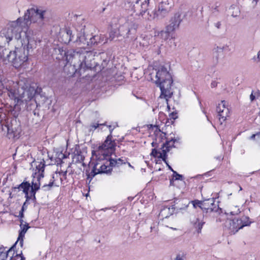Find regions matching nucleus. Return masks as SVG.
Listing matches in <instances>:
<instances>
[{
    "label": "nucleus",
    "instance_id": "23",
    "mask_svg": "<svg viewBox=\"0 0 260 260\" xmlns=\"http://www.w3.org/2000/svg\"><path fill=\"white\" fill-rule=\"evenodd\" d=\"M174 210L175 208L173 206L165 207L161 210L159 215L163 218H167L173 214Z\"/></svg>",
    "mask_w": 260,
    "mask_h": 260
},
{
    "label": "nucleus",
    "instance_id": "40",
    "mask_svg": "<svg viewBox=\"0 0 260 260\" xmlns=\"http://www.w3.org/2000/svg\"><path fill=\"white\" fill-rule=\"evenodd\" d=\"M217 83L216 81H213L211 84V86L212 88L215 87L217 86Z\"/></svg>",
    "mask_w": 260,
    "mask_h": 260
},
{
    "label": "nucleus",
    "instance_id": "26",
    "mask_svg": "<svg viewBox=\"0 0 260 260\" xmlns=\"http://www.w3.org/2000/svg\"><path fill=\"white\" fill-rule=\"evenodd\" d=\"M172 32L171 31H169L168 30L166 29V30H161L158 32L157 36L160 38L164 40H167L169 36L170 33Z\"/></svg>",
    "mask_w": 260,
    "mask_h": 260
},
{
    "label": "nucleus",
    "instance_id": "25",
    "mask_svg": "<svg viewBox=\"0 0 260 260\" xmlns=\"http://www.w3.org/2000/svg\"><path fill=\"white\" fill-rule=\"evenodd\" d=\"M223 57V53L218 51L217 48H214L213 52V59L216 63L218 62L219 59Z\"/></svg>",
    "mask_w": 260,
    "mask_h": 260
},
{
    "label": "nucleus",
    "instance_id": "45",
    "mask_svg": "<svg viewBox=\"0 0 260 260\" xmlns=\"http://www.w3.org/2000/svg\"><path fill=\"white\" fill-rule=\"evenodd\" d=\"M251 139L252 140V139ZM253 139H255L256 141L260 142V136H258V137L256 136L254 138H253Z\"/></svg>",
    "mask_w": 260,
    "mask_h": 260
},
{
    "label": "nucleus",
    "instance_id": "14",
    "mask_svg": "<svg viewBox=\"0 0 260 260\" xmlns=\"http://www.w3.org/2000/svg\"><path fill=\"white\" fill-rule=\"evenodd\" d=\"M92 39L93 37L91 35L83 34L78 36L76 42L78 45L81 46V48L85 49L86 46H91L95 44V40Z\"/></svg>",
    "mask_w": 260,
    "mask_h": 260
},
{
    "label": "nucleus",
    "instance_id": "1",
    "mask_svg": "<svg viewBox=\"0 0 260 260\" xmlns=\"http://www.w3.org/2000/svg\"><path fill=\"white\" fill-rule=\"evenodd\" d=\"M48 12L44 8L33 7L28 9L23 17H19L17 20L10 21L0 32L1 36L5 37L8 43L13 39H19L23 33L28 30H31L37 36V32H34L32 28L40 29L44 24Z\"/></svg>",
    "mask_w": 260,
    "mask_h": 260
},
{
    "label": "nucleus",
    "instance_id": "41",
    "mask_svg": "<svg viewBox=\"0 0 260 260\" xmlns=\"http://www.w3.org/2000/svg\"><path fill=\"white\" fill-rule=\"evenodd\" d=\"M256 137L260 136V132H259V133H258L256 134H253V135H252L250 137V139H253V138H254V137H256Z\"/></svg>",
    "mask_w": 260,
    "mask_h": 260
},
{
    "label": "nucleus",
    "instance_id": "17",
    "mask_svg": "<svg viewBox=\"0 0 260 260\" xmlns=\"http://www.w3.org/2000/svg\"><path fill=\"white\" fill-rule=\"evenodd\" d=\"M181 21V16L179 14H175L170 21V23L166 26V29L169 31L173 32L179 28Z\"/></svg>",
    "mask_w": 260,
    "mask_h": 260
},
{
    "label": "nucleus",
    "instance_id": "27",
    "mask_svg": "<svg viewBox=\"0 0 260 260\" xmlns=\"http://www.w3.org/2000/svg\"><path fill=\"white\" fill-rule=\"evenodd\" d=\"M230 10L231 11L232 16L233 17H237L240 14V10L238 6H231L230 8Z\"/></svg>",
    "mask_w": 260,
    "mask_h": 260
},
{
    "label": "nucleus",
    "instance_id": "49",
    "mask_svg": "<svg viewBox=\"0 0 260 260\" xmlns=\"http://www.w3.org/2000/svg\"><path fill=\"white\" fill-rule=\"evenodd\" d=\"M143 5H146V6L147 5L146 1H145V4L143 3Z\"/></svg>",
    "mask_w": 260,
    "mask_h": 260
},
{
    "label": "nucleus",
    "instance_id": "53",
    "mask_svg": "<svg viewBox=\"0 0 260 260\" xmlns=\"http://www.w3.org/2000/svg\"><path fill=\"white\" fill-rule=\"evenodd\" d=\"M54 177H55V176H54V175H53V176H52V178L54 179Z\"/></svg>",
    "mask_w": 260,
    "mask_h": 260
},
{
    "label": "nucleus",
    "instance_id": "54",
    "mask_svg": "<svg viewBox=\"0 0 260 260\" xmlns=\"http://www.w3.org/2000/svg\"><path fill=\"white\" fill-rule=\"evenodd\" d=\"M138 3V0H137L136 3Z\"/></svg>",
    "mask_w": 260,
    "mask_h": 260
},
{
    "label": "nucleus",
    "instance_id": "11",
    "mask_svg": "<svg viewBox=\"0 0 260 260\" xmlns=\"http://www.w3.org/2000/svg\"><path fill=\"white\" fill-rule=\"evenodd\" d=\"M16 245H14L7 252H3L0 254V260H25L21 251L20 253L15 252V248Z\"/></svg>",
    "mask_w": 260,
    "mask_h": 260
},
{
    "label": "nucleus",
    "instance_id": "13",
    "mask_svg": "<svg viewBox=\"0 0 260 260\" xmlns=\"http://www.w3.org/2000/svg\"><path fill=\"white\" fill-rule=\"evenodd\" d=\"M169 12V5L166 2H161L159 4L157 10L152 12V18L161 19L167 16Z\"/></svg>",
    "mask_w": 260,
    "mask_h": 260
},
{
    "label": "nucleus",
    "instance_id": "7",
    "mask_svg": "<svg viewBox=\"0 0 260 260\" xmlns=\"http://www.w3.org/2000/svg\"><path fill=\"white\" fill-rule=\"evenodd\" d=\"M80 50H73L72 55L68 58L66 63H70L79 69L84 68L86 64L87 57L92 56V53L87 51H80Z\"/></svg>",
    "mask_w": 260,
    "mask_h": 260
},
{
    "label": "nucleus",
    "instance_id": "2",
    "mask_svg": "<svg viewBox=\"0 0 260 260\" xmlns=\"http://www.w3.org/2000/svg\"><path fill=\"white\" fill-rule=\"evenodd\" d=\"M21 44L15 47L14 51H10L7 56L9 62L16 69L21 67L28 60V52L37 47L38 38L31 30H28L21 35L20 39H16Z\"/></svg>",
    "mask_w": 260,
    "mask_h": 260
},
{
    "label": "nucleus",
    "instance_id": "32",
    "mask_svg": "<svg viewBox=\"0 0 260 260\" xmlns=\"http://www.w3.org/2000/svg\"><path fill=\"white\" fill-rule=\"evenodd\" d=\"M92 36L93 37L92 39L95 40V44L103 43V42H104V40H101V37H102L104 38V35H100V36L94 35V36Z\"/></svg>",
    "mask_w": 260,
    "mask_h": 260
},
{
    "label": "nucleus",
    "instance_id": "6",
    "mask_svg": "<svg viewBox=\"0 0 260 260\" xmlns=\"http://www.w3.org/2000/svg\"><path fill=\"white\" fill-rule=\"evenodd\" d=\"M125 159L122 158L103 159L97 162L94 166L89 176L94 177L95 175L101 173H110L114 167H118L125 164Z\"/></svg>",
    "mask_w": 260,
    "mask_h": 260
},
{
    "label": "nucleus",
    "instance_id": "46",
    "mask_svg": "<svg viewBox=\"0 0 260 260\" xmlns=\"http://www.w3.org/2000/svg\"><path fill=\"white\" fill-rule=\"evenodd\" d=\"M257 58H258V59L260 60V51L258 52V54H257Z\"/></svg>",
    "mask_w": 260,
    "mask_h": 260
},
{
    "label": "nucleus",
    "instance_id": "38",
    "mask_svg": "<svg viewBox=\"0 0 260 260\" xmlns=\"http://www.w3.org/2000/svg\"><path fill=\"white\" fill-rule=\"evenodd\" d=\"M4 89V85L1 80H0V94H1L3 92V89Z\"/></svg>",
    "mask_w": 260,
    "mask_h": 260
},
{
    "label": "nucleus",
    "instance_id": "30",
    "mask_svg": "<svg viewBox=\"0 0 260 260\" xmlns=\"http://www.w3.org/2000/svg\"><path fill=\"white\" fill-rule=\"evenodd\" d=\"M54 184V180H51L50 182L48 184H45L42 186V188L44 189V190H49L50 189V188L53 186V184Z\"/></svg>",
    "mask_w": 260,
    "mask_h": 260
},
{
    "label": "nucleus",
    "instance_id": "42",
    "mask_svg": "<svg viewBox=\"0 0 260 260\" xmlns=\"http://www.w3.org/2000/svg\"><path fill=\"white\" fill-rule=\"evenodd\" d=\"M250 99L251 101H253L255 100V96L253 95L252 92L251 93V94L250 95Z\"/></svg>",
    "mask_w": 260,
    "mask_h": 260
},
{
    "label": "nucleus",
    "instance_id": "21",
    "mask_svg": "<svg viewBox=\"0 0 260 260\" xmlns=\"http://www.w3.org/2000/svg\"><path fill=\"white\" fill-rule=\"evenodd\" d=\"M60 41L64 44H68L72 40V31L69 29H65L60 32Z\"/></svg>",
    "mask_w": 260,
    "mask_h": 260
},
{
    "label": "nucleus",
    "instance_id": "50",
    "mask_svg": "<svg viewBox=\"0 0 260 260\" xmlns=\"http://www.w3.org/2000/svg\"><path fill=\"white\" fill-rule=\"evenodd\" d=\"M128 165L129 167L133 168V167L131 166L130 163L128 162Z\"/></svg>",
    "mask_w": 260,
    "mask_h": 260
},
{
    "label": "nucleus",
    "instance_id": "16",
    "mask_svg": "<svg viewBox=\"0 0 260 260\" xmlns=\"http://www.w3.org/2000/svg\"><path fill=\"white\" fill-rule=\"evenodd\" d=\"M153 129H155V137L153 142L151 143V145L153 147H157L160 143L162 142L167 138L166 134L162 132L160 129H157V126H154Z\"/></svg>",
    "mask_w": 260,
    "mask_h": 260
},
{
    "label": "nucleus",
    "instance_id": "9",
    "mask_svg": "<svg viewBox=\"0 0 260 260\" xmlns=\"http://www.w3.org/2000/svg\"><path fill=\"white\" fill-rule=\"evenodd\" d=\"M110 134H111L113 128H112L111 125L109 126ZM116 146V143L115 141L112 139L111 134H110L107 137L104 143L100 146H99L98 149L96 151V153L99 155L105 156H108L113 153Z\"/></svg>",
    "mask_w": 260,
    "mask_h": 260
},
{
    "label": "nucleus",
    "instance_id": "43",
    "mask_svg": "<svg viewBox=\"0 0 260 260\" xmlns=\"http://www.w3.org/2000/svg\"><path fill=\"white\" fill-rule=\"evenodd\" d=\"M188 206V204H184V206L183 207H180L179 209L180 210L185 209H186L187 208Z\"/></svg>",
    "mask_w": 260,
    "mask_h": 260
},
{
    "label": "nucleus",
    "instance_id": "12",
    "mask_svg": "<svg viewBox=\"0 0 260 260\" xmlns=\"http://www.w3.org/2000/svg\"><path fill=\"white\" fill-rule=\"evenodd\" d=\"M217 112L218 114L219 120L221 124L224 122L229 116L230 110L228 104L225 101H222L218 104L217 107Z\"/></svg>",
    "mask_w": 260,
    "mask_h": 260
},
{
    "label": "nucleus",
    "instance_id": "10",
    "mask_svg": "<svg viewBox=\"0 0 260 260\" xmlns=\"http://www.w3.org/2000/svg\"><path fill=\"white\" fill-rule=\"evenodd\" d=\"M165 143H164L160 148V150H157L156 148H154L152 150L151 155L154 157L158 158H161L167 164V153L170 151V149L174 146L175 140L172 138L169 140L168 139H166Z\"/></svg>",
    "mask_w": 260,
    "mask_h": 260
},
{
    "label": "nucleus",
    "instance_id": "39",
    "mask_svg": "<svg viewBox=\"0 0 260 260\" xmlns=\"http://www.w3.org/2000/svg\"><path fill=\"white\" fill-rule=\"evenodd\" d=\"M67 174V172H62L61 173H59V174H58L57 173H56V177L58 176V175L60 176V177L62 175L63 176H65Z\"/></svg>",
    "mask_w": 260,
    "mask_h": 260
},
{
    "label": "nucleus",
    "instance_id": "18",
    "mask_svg": "<svg viewBox=\"0 0 260 260\" xmlns=\"http://www.w3.org/2000/svg\"><path fill=\"white\" fill-rule=\"evenodd\" d=\"M20 230L19 231V236L17 241L16 242L15 244H18L20 247H22L23 243V238L24 237L25 234L26 233L28 229L30 228V226L28 225V223H23V222H21L20 225Z\"/></svg>",
    "mask_w": 260,
    "mask_h": 260
},
{
    "label": "nucleus",
    "instance_id": "36",
    "mask_svg": "<svg viewBox=\"0 0 260 260\" xmlns=\"http://www.w3.org/2000/svg\"><path fill=\"white\" fill-rule=\"evenodd\" d=\"M99 124L93 123L90 125V131H93L98 126Z\"/></svg>",
    "mask_w": 260,
    "mask_h": 260
},
{
    "label": "nucleus",
    "instance_id": "15",
    "mask_svg": "<svg viewBox=\"0 0 260 260\" xmlns=\"http://www.w3.org/2000/svg\"><path fill=\"white\" fill-rule=\"evenodd\" d=\"M153 37L150 35H142L139 38H137L134 41V44L137 48L140 49L148 46L153 42Z\"/></svg>",
    "mask_w": 260,
    "mask_h": 260
},
{
    "label": "nucleus",
    "instance_id": "44",
    "mask_svg": "<svg viewBox=\"0 0 260 260\" xmlns=\"http://www.w3.org/2000/svg\"><path fill=\"white\" fill-rule=\"evenodd\" d=\"M104 40V42H103L104 43H107L108 42V39H105V37L104 36V38L103 37H101V40Z\"/></svg>",
    "mask_w": 260,
    "mask_h": 260
},
{
    "label": "nucleus",
    "instance_id": "22",
    "mask_svg": "<svg viewBox=\"0 0 260 260\" xmlns=\"http://www.w3.org/2000/svg\"><path fill=\"white\" fill-rule=\"evenodd\" d=\"M191 223L198 233H201L203 226L205 222L203 220L199 218H193L191 220Z\"/></svg>",
    "mask_w": 260,
    "mask_h": 260
},
{
    "label": "nucleus",
    "instance_id": "24",
    "mask_svg": "<svg viewBox=\"0 0 260 260\" xmlns=\"http://www.w3.org/2000/svg\"><path fill=\"white\" fill-rule=\"evenodd\" d=\"M127 27V32L126 34H128L131 30L134 29L136 30L137 28V24L134 22L132 19H128L124 25L120 27V28L122 29L123 27Z\"/></svg>",
    "mask_w": 260,
    "mask_h": 260
},
{
    "label": "nucleus",
    "instance_id": "31",
    "mask_svg": "<svg viewBox=\"0 0 260 260\" xmlns=\"http://www.w3.org/2000/svg\"><path fill=\"white\" fill-rule=\"evenodd\" d=\"M5 126L7 129L8 135L11 137L15 138V135L14 133V131L13 130V129L11 127H10V126H9L8 125H5Z\"/></svg>",
    "mask_w": 260,
    "mask_h": 260
},
{
    "label": "nucleus",
    "instance_id": "52",
    "mask_svg": "<svg viewBox=\"0 0 260 260\" xmlns=\"http://www.w3.org/2000/svg\"><path fill=\"white\" fill-rule=\"evenodd\" d=\"M219 24H217V25H216V26H217V27H219Z\"/></svg>",
    "mask_w": 260,
    "mask_h": 260
},
{
    "label": "nucleus",
    "instance_id": "35",
    "mask_svg": "<svg viewBox=\"0 0 260 260\" xmlns=\"http://www.w3.org/2000/svg\"><path fill=\"white\" fill-rule=\"evenodd\" d=\"M115 37V32L114 31H111L109 33V37L108 39V40H109L110 41H112Z\"/></svg>",
    "mask_w": 260,
    "mask_h": 260
},
{
    "label": "nucleus",
    "instance_id": "8",
    "mask_svg": "<svg viewBox=\"0 0 260 260\" xmlns=\"http://www.w3.org/2000/svg\"><path fill=\"white\" fill-rule=\"evenodd\" d=\"M250 223L249 218L243 216L240 218L228 219L225 223V226L230 230L231 233L235 234L244 226L249 225Z\"/></svg>",
    "mask_w": 260,
    "mask_h": 260
},
{
    "label": "nucleus",
    "instance_id": "47",
    "mask_svg": "<svg viewBox=\"0 0 260 260\" xmlns=\"http://www.w3.org/2000/svg\"><path fill=\"white\" fill-rule=\"evenodd\" d=\"M145 13V11H142V12H141L140 13V14H141L142 16H143Z\"/></svg>",
    "mask_w": 260,
    "mask_h": 260
},
{
    "label": "nucleus",
    "instance_id": "3",
    "mask_svg": "<svg viewBox=\"0 0 260 260\" xmlns=\"http://www.w3.org/2000/svg\"><path fill=\"white\" fill-rule=\"evenodd\" d=\"M8 95L13 100L15 105L22 102L27 103L32 99L36 93L34 87L29 85L26 78H21L18 82L8 81L6 84Z\"/></svg>",
    "mask_w": 260,
    "mask_h": 260
},
{
    "label": "nucleus",
    "instance_id": "19",
    "mask_svg": "<svg viewBox=\"0 0 260 260\" xmlns=\"http://www.w3.org/2000/svg\"><path fill=\"white\" fill-rule=\"evenodd\" d=\"M207 201H210L209 200H208ZM194 208H197V207H200L202 210H206V212H211L212 211V209L210 208L209 206L207 205V204L213 205V203L212 200L210 201V203H206L205 201H200L199 200H194L191 202Z\"/></svg>",
    "mask_w": 260,
    "mask_h": 260
},
{
    "label": "nucleus",
    "instance_id": "33",
    "mask_svg": "<svg viewBox=\"0 0 260 260\" xmlns=\"http://www.w3.org/2000/svg\"><path fill=\"white\" fill-rule=\"evenodd\" d=\"M217 49H218V51H221L223 53V51H229L230 50L229 48V46L227 45L220 46H217L216 47Z\"/></svg>",
    "mask_w": 260,
    "mask_h": 260
},
{
    "label": "nucleus",
    "instance_id": "37",
    "mask_svg": "<svg viewBox=\"0 0 260 260\" xmlns=\"http://www.w3.org/2000/svg\"><path fill=\"white\" fill-rule=\"evenodd\" d=\"M169 117L171 119H175L177 118V113L172 112L170 114Z\"/></svg>",
    "mask_w": 260,
    "mask_h": 260
},
{
    "label": "nucleus",
    "instance_id": "5",
    "mask_svg": "<svg viewBox=\"0 0 260 260\" xmlns=\"http://www.w3.org/2000/svg\"><path fill=\"white\" fill-rule=\"evenodd\" d=\"M155 78L154 82L159 87L161 91L159 98L165 99V102L167 104V108L168 110H170V108L168 104V99L173 94L171 89L173 83L172 75L167 68L161 67L156 71Z\"/></svg>",
    "mask_w": 260,
    "mask_h": 260
},
{
    "label": "nucleus",
    "instance_id": "48",
    "mask_svg": "<svg viewBox=\"0 0 260 260\" xmlns=\"http://www.w3.org/2000/svg\"><path fill=\"white\" fill-rule=\"evenodd\" d=\"M168 166H169V168L170 169V170H171L173 172V171H174L172 169V168L170 166L168 165Z\"/></svg>",
    "mask_w": 260,
    "mask_h": 260
},
{
    "label": "nucleus",
    "instance_id": "34",
    "mask_svg": "<svg viewBox=\"0 0 260 260\" xmlns=\"http://www.w3.org/2000/svg\"><path fill=\"white\" fill-rule=\"evenodd\" d=\"M173 177L175 180H182V176L178 174L176 171H173Z\"/></svg>",
    "mask_w": 260,
    "mask_h": 260
},
{
    "label": "nucleus",
    "instance_id": "29",
    "mask_svg": "<svg viewBox=\"0 0 260 260\" xmlns=\"http://www.w3.org/2000/svg\"><path fill=\"white\" fill-rule=\"evenodd\" d=\"M240 210L238 206H233L231 208L230 215H237L240 213Z\"/></svg>",
    "mask_w": 260,
    "mask_h": 260
},
{
    "label": "nucleus",
    "instance_id": "51",
    "mask_svg": "<svg viewBox=\"0 0 260 260\" xmlns=\"http://www.w3.org/2000/svg\"><path fill=\"white\" fill-rule=\"evenodd\" d=\"M242 190V188L241 186H240V190Z\"/></svg>",
    "mask_w": 260,
    "mask_h": 260
},
{
    "label": "nucleus",
    "instance_id": "28",
    "mask_svg": "<svg viewBox=\"0 0 260 260\" xmlns=\"http://www.w3.org/2000/svg\"><path fill=\"white\" fill-rule=\"evenodd\" d=\"M186 253L184 251L179 252L173 260H186Z\"/></svg>",
    "mask_w": 260,
    "mask_h": 260
},
{
    "label": "nucleus",
    "instance_id": "4",
    "mask_svg": "<svg viewBox=\"0 0 260 260\" xmlns=\"http://www.w3.org/2000/svg\"><path fill=\"white\" fill-rule=\"evenodd\" d=\"M32 166H34L32 173V180L31 186L27 182H23L19 185L18 188L22 190L25 193V197L28 199L32 196H35L36 191L40 189L41 183L40 180L44 178V169L46 166L44 159L40 161H34L32 162Z\"/></svg>",
    "mask_w": 260,
    "mask_h": 260
},
{
    "label": "nucleus",
    "instance_id": "20",
    "mask_svg": "<svg viewBox=\"0 0 260 260\" xmlns=\"http://www.w3.org/2000/svg\"><path fill=\"white\" fill-rule=\"evenodd\" d=\"M55 52L58 54L56 59L67 61V59L69 56L72 55L73 50L66 51L62 48L59 47L55 49Z\"/></svg>",
    "mask_w": 260,
    "mask_h": 260
}]
</instances>
